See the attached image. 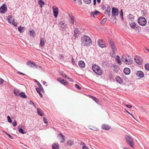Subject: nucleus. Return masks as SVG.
Instances as JSON below:
<instances>
[{"instance_id": "1", "label": "nucleus", "mask_w": 149, "mask_h": 149, "mask_svg": "<svg viewBox=\"0 0 149 149\" xmlns=\"http://www.w3.org/2000/svg\"><path fill=\"white\" fill-rule=\"evenodd\" d=\"M82 45L84 46H90L92 44V40L89 37L86 35H84L81 38V40Z\"/></svg>"}, {"instance_id": "2", "label": "nucleus", "mask_w": 149, "mask_h": 149, "mask_svg": "<svg viewBox=\"0 0 149 149\" xmlns=\"http://www.w3.org/2000/svg\"><path fill=\"white\" fill-rule=\"evenodd\" d=\"M92 69L93 71L98 75H101L103 73L102 70L99 65L96 64H93Z\"/></svg>"}, {"instance_id": "3", "label": "nucleus", "mask_w": 149, "mask_h": 149, "mask_svg": "<svg viewBox=\"0 0 149 149\" xmlns=\"http://www.w3.org/2000/svg\"><path fill=\"white\" fill-rule=\"evenodd\" d=\"M122 61L127 65H130L132 63L133 61L131 57L129 56L126 55L123 56L122 58Z\"/></svg>"}, {"instance_id": "4", "label": "nucleus", "mask_w": 149, "mask_h": 149, "mask_svg": "<svg viewBox=\"0 0 149 149\" xmlns=\"http://www.w3.org/2000/svg\"><path fill=\"white\" fill-rule=\"evenodd\" d=\"M125 139L127 143L132 148L134 147V143L133 140L132 138L128 135H126Z\"/></svg>"}, {"instance_id": "5", "label": "nucleus", "mask_w": 149, "mask_h": 149, "mask_svg": "<svg viewBox=\"0 0 149 149\" xmlns=\"http://www.w3.org/2000/svg\"><path fill=\"white\" fill-rule=\"evenodd\" d=\"M138 22L139 24L142 26H144L146 24V20L143 17H139L138 20Z\"/></svg>"}, {"instance_id": "6", "label": "nucleus", "mask_w": 149, "mask_h": 149, "mask_svg": "<svg viewBox=\"0 0 149 149\" xmlns=\"http://www.w3.org/2000/svg\"><path fill=\"white\" fill-rule=\"evenodd\" d=\"M12 17V15H10L7 17V19L8 20L9 23L10 24L12 23L13 25L15 26V27H17V23H16L15 22H14V19H13V22H11Z\"/></svg>"}, {"instance_id": "7", "label": "nucleus", "mask_w": 149, "mask_h": 149, "mask_svg": "<svg viewBox=\"0 0 149 149\" xmlns=\"http://www.w3.org/2000/svg\"><path fill=\"white\" fill-rule=\"evenodd\" d=\"M97 44L98 45L101 47L104 48L106 47L105 43L102 39H99L97 42Z\"/></svg>"}, {"instance_id": "8", "label": "nucleus", "mask_w": 149, "mask_h": 149, "mask_svg": "<svg viewBox=\"0 0 149 149\" xmlns=\"http://www.w3.org/2000/svg\"><path fill=\"white\" fill-rule=\"evenodd\" d=\"M108 42L109 44L110 45L112 49V51H116V49L115 45L114 42L111 39H109Z\"/></svg>"}, {"instance_id": "9", "label": "nucleus", "mask_w": 149, "mask_h": 149, "mask_svg": "<svg viewBox=\"0 0 149 149\" xmlns=\"http://www.w3.org/2000/svg\"><path fill=\"white\" fill-rule=\"evenodd\" d=\"M52 8L53 10L54 16L55 18H56L58 16V8L56 6H53Z\"/></svg>"}, {"instance_id": "10", "label": "nucleus", "mask_w": 149, "mask_h": 149, "mask_svg": "<svg viewBox=\"0 0 149 149\" xmlns=\"http://www.w3.org/2000/svg\"><path fill=\"white\" fill-rule=\"evenodd\" d=\"M118 10L117 8L113 7L112 9V15L113 17H116L118 15Z\"/></svg>"}, {"instance_id": "11", "label": "nucleus", "mask_w": 149, "mask_h": 149, "mask_svg": "<svg viewBox=\"0 0 149 149\" xmlns=\"http://www.w3.org/2000/svg\"><path fill=\"white\" fill-rule=\"evenodd\" d=\"M135 62L138 64L141 65L143 63V60L139 56H136L134 58Z\"/></svg>"}, {"instance_id": "12", "label": "nucleus", "mask_w": 149, "mask_h": 149, "mask_svg": "<svg viewBox=\"0 0 149 149\" xmlns=\"http://www.w3.org/2000/svg\"><path fill=\"white\" fill-rule=\"evenodd\" d=\"M7 10V7L5 4H4L0 8V12L4 13Z\"/></svg>"}, {"instance_id": "13", "label": "nucleus", "mask_w": 149, "mask_h": 149, "mask_svg": "<svg viewBox=\"0 0 149 149\" xmlns=\"http://www.w3.org/2000/svg\"><path fill=\"white\" fill-rule=\"evenodd\" d=\"M101 128L104 130H108L111 129V127L110 125L107 124H104L102 125Z\"/></svg>"}, {"instance_id": "14", "label": "nucleus", "mask_w": 149, "mask_h": 149, "mask_svg": "<svg viewBox=\"0 0 149 149\" xmlns=\"http://www.w3.org/2000/svg\"><path fill=\"white\" fill-rule=\"evenodd\" d=\"M27 65H30L31 67H34L36 68H37V65L34 62L30 61H28L26 63Z\"/></svg>"}, {"instance_id": "15", "label": "nucleus", "mask_w": 149, "mask_h": 149, "mask_svg": "<svg viewBox=\"0 0 149 149\" xmlns=\"http://www.w3.org/2000/svg\"><path fill=\"white\" fill-rule=\"evenodd\" d=\"M80 31L78 28H76L74 29V36L78 38L79 35V34Z\"/></svg>"}, {"instance_id": "16", "label": "nucleus", "mask_w": 149, "mask_h": 149, "mask_svg": "<svg viewBox=\"0 0 149 149\" xmlns=\"http://www.w3.org/2000/svg\"><path fill=\"white\" fill-rule=\"evenodd\" d=\"M58 137L61 139V142L63 143L65 140V138L64 136L61 134H58Z\"/></svg>"}, {"instance_id": "17", "label": "nucleus", "mask_w": 149, "mask_h": 149, "mask_svg": "<svg viewBox=\"0 0 149 149\" xmlns=\"http://www.w3.org/2000/svg\"><path fill=\"white\" fill-rule=\"evenodd\" d=\"M136 74L137 76L141 78L143 77L144 75L143 73L141 71H137L136 72Z\"/></svg>"}, {"instance_id": "18", "label": "nucleus", "mask_w": 149, "mask_h": 149, "mask_svg": "<svg viewBox=\"0 0 149 149\" xmlns=\"http://www.w3.org/2000/svg\"><path fill=\"white\" fill-rule=\"evenodd\" d=\"M111 13V8L109 6H108L107 8L105 11V14L107 15L108 17L110 16Z\"/></svg>"}, {"instance_id": "19", "label": "nucleus", "mask_w": 149, "mask_h": 149, "mask_svg": "<svg viewBox=\"0 0 149 149\" xmlns=\"http://www.w3.org/2000/svg\"><path fill=\"white\" fill-rule=\"evenodd\" d=\"M102 66L105 68L106 67H108L110 66L109 63V62L107 61H103L102 62Z\"/></svg>"}, {"instance_id": "20", "label": "nucleus", "mask_w": 149, "mask_h": 149, "mask_svg": "<svg viewBox=\"0 0 149 149\" xmlns=\"http://www.w3.org/2000/svg\"><path fill=\"white\" fill-rule=\"evenodd\" d=\"M123 72L125 74L129 75L130 73V70L129 68H125L124 69Z\"/></svg>"}, {"instance_id": "21", "label": "nucleus", "mask_w": 149, "mask_h": 149, "mask_svg": "<svg viewBox=\"0 0 149 149\" xmlns=\"http://www.w3.org/2000/svg\"><path fill=\"white\" fill-rule=\"evenodd\" d=\"M78 65L81 68H84L85 67V64L84 62L82 61H80L78 62Z\"/></svg>"}, {"instance_id": "22", "label": "nucleus", "mask_w": 149, "mask_h": 149, "mask_svg": "<svg viewBox=\"0 0 149 149\" xmlns=\"http://www.w3.org/2000/svg\"><path fill=\"white\" fill-rule=\"evenodd\" d=\"M116 80L117 82L120 84H121L123 82V80L120 77L117 76L116 77Z\"/></svg>"}, {"instance_id": "23", "label": "nucleus", "mask_w": 149, "mask_h": 149, "mask_svg": "<svg viewBox=\"0 0 149 149\" xmlns=\"http://www.w3.org/2000/svg\"><path fill=\"white\" fill-rule=\"evenodd\" d=\"M130 25L131 28L132 29H135V30L137 29V27L136 26V24L135 22L130 23Z\"/></svg>"}, {"instance_id": "24", "label": "nucleus", "mask_w": 149, "mask_h": 149, "mask_svg": "<svg viewBox=\"0 0 149 149\" xmlns=\"http://www.w3.org/2000/svg\"><path fill=\"white\" fill-rule=\"evenodd\" d=\"M52 149H59V145L57 143H54L52 145Z\"/></svg>"}, {"instance_id": "25", "label": "nucleus", "mask_w": 149, "mask_h": 149, "mask_svg": "<svg viewBox=\"0 0 149 149\" xmlns=\"http://www.w3.org/2000/svg\"><path fill=\"white\" fill-rule=\"evenodd\" d=\"M112 68L113 70L116 72H118L119 69V68L118 66L114 64H113Z\"/></svg>"}, {"instance_id": "26", "label": "nucleus", "mask_w": 149, "mask_h": 149, "mask_svg": "<svg viewBox=\"0 0 149 149\" xmlns=\"http://www.w3.org/2000/svg\"><path fill=\"white\" fill-rule=\"evenodd\" d=\"M29 34L30 36L34 38L36 36V33L33 30H30Z\"/></svg>"}, {"instance_id": "27", "label": "nucleus", "mask_w": 149, "mask_h": 149, "mask_svg": "<svg viewBox=\"0 0 149 149\" xmlns=\"http://www.w3.org/2000/svg\"><path fill=\"white\" fill-rule=\"evenodd\" d=\"M37 112L38 114L40 116H43L44 113L40 109L38 108L37 109Z\"/></svg>"}, {"instance_id": "28", "label": "nucleus", "mask_w": 149, "mask_h": 149, "mask_svg": "<svg viewBox=\"0 0 149 149\" xmlns=\"http://www.w3.org/2000/svg\"><path fill=\"white\" fill-rule=\"evenodd\" d=\"M89 97L94 101L97 104H99V100L98 99L92 95H89Z\"/></svg>"}, {"instance_id": "29", "label": "nucleus", "mask_w": 149, "mask_h": 149, "mask_svg": "<svg viewBox=\"0 0 149 149\" xmlns=\"http://www.w3.org/2000/svg\"><path fill=\"white\" fill-rule=\"evenodd\" d=\"M100 12L97 10H96V11L94 12H91L90 13V15L92 17H94L95 15H96L97 14H100Z\"/></svg>"}, {"instance_id": "30", "label": "nucleus", "mask_w": 149, "mask_h": 149, "mask_svg": "<svg viewBox=\"0 0 149 149\" xmlns=\"http://www.w3.org/2000/svg\"><path fill=\"white\" fill-rule=\"evenodd\" d=\"M24 27L23 26H20L18 27V31L20 33H22L24 31Z\"/></svg>"}, {"instance_id": "31", "label": "nucleus", "mask_w": 149, "mask_h": 149, "mask_svg": "<svg viewBox=\"0 0 149 149\" xmlns=\"http://www.w3.org/2000/svg\"><path fill=\"white\" fill-rule=\"evenodd\" d=\"M38 4L40 5L41 8H42L43 6L45 4V3L42 0H39Z\"/></svg>"}, {"instance_id": "32", "label": "nucleus", "mask_w": 149, "mask_h": 149, "mask_svg": "<svg viewBox=\"0 0 149 149\" xmlns=\"http://www.w3.org/2000/svg\"><path fill=\"white\" fill-rule=\"evenodd\" d=\"M116 60L117 63L120 65H121V62L120 61V57L118 55L116 56Z\"/></svg>"}, {"instance_id": "33", "label": "nucleus", "mask_w": 149, "mask_h": 149, "mask_svg": "<svg viewBox=\"0 0 149 149\" xmlns=\"http://www.w3.org/2000/svg\"><path fill=\"white\" fill-rule=\"evenodd\" d=\"M70 23L71 24H74V17L73 16H70Z\"/></svg>"}, {"instance_id": "34", "label": "nucleus", "mask_w": 149, "mask_h": 149, "mask_svg": "<svg viewBox=\"0 0 149 149\" xmlns=\"http://www.w3.org/2000/svg\"><path fill=\"white\" fill-rule=\"evenodd\" d=\"M14 93L16 96L19 95V90L14 89L13 91Z\"/></svg>"}, {"instance_id": "35", "label": "nucleus", "mask_w": 149, "mask_h": 149, "mask_svg": "<svg viewBox=\"0 0 149 149\" xmlns=\"http://www.w3.org/2000/svg\"><path fill=\"white\" fill-rule=\"evenodd\" d=\"M19 96L22 98H26L27 97V96L24 93L22 92L19 94Z\"/></svg>"}, {"instance_id": "36", "label": "nucleus", "mask_w": 149, "mask_h": 149, "mask_svg": "<svg viewBox=\"0 0 149 149\" xmlns=\"http://www.w3.org/2000/svg\"><path fill=\"white\" fill-rule=\"evenodd\" d=\"M67 144L68 145L71 146L74 144L73 141L71 140H69L67 141Z\"/></svg>"}, {"instance_id": "37", "label": "nucleus", "mask_w": 149, "mask_h": 149, "mask_svg": "<svg viewBox=\"0 0 149 149\" xmlns=\"http://www.w3.org/2000/svg\"><path fill=\"white\" fill-rule=\"evenodd\" d=\"M66 24H65L63 25H60V26L61 28L60 29L63 31L65 30L66 29Z\"/></svg>"}, {"instance_id": "38", "label": "nucleus", "mask_w": 149, "mask_h": 149, "mask_svg": "<svg viewBox=\"0 0 149 149\" xmlns=\"http://www.w3.org/2000/svg\"><path fill=\"white\" fill-rule=\"evenodd\" d=\"M36 90L38 93L39 94L40 97L41 98H42L43 97V95L40 92V91L39 89V88H38V87H37L36 88Z\"/></svg>"}, {"instance_id": "39", "label": "nucleus", "mask_w": 149, "mask_h": 149, "mask_svg": "<svg viewBox=\"0 0 149 149\" xmlns=\"http://www.w3.org/2000/svg\"><path fill=\"white\" fill-rule=\"evenodd\" d=\"M40 45L41 46H44L45 45L44 40L42 38H41L40 41Z\"/></svg>"}, {"instance_id": "40", "label": "nucleus", "mask_w": 149, "mask_h": 149, "mask_svg": "<svg viewBox=\"0 0 149 149\" xmlns=\"http://www.w3.org/2000/svg\"><path fill=\"white\" fill-rule=\"evenodd\" d=\"M17 129L18 130L19 132L22 134H24L26 133V132L22 128H19V127Z\"/></svg>"}, {"instance_id": "41", "label": "nucleus", "mask_w": 149, "mask_h": 149, "mask_svg": "<svg viewBox=\"0 0 149 149\" xmlns=\"http://www.w3.org/2000/svg\"><path fill=\"white\" fill-rule=\"evenodd\" d=\"M59 73L64 78H66V77H67V76L63 72L61 71H59Z\"/></svg>"}, {"instance_id": "42", "label": "nucleus", "mask_w": 149, "mask_h": 149, "mask_svg": "<svg viewBox=\"0 0 149 149\" xmlns=\"http://www.w3.org/2000/svg\"><path fill=\"white\" fill-rule=\"evenodd\" d=\"M89 129L91 130L95 131H98L99 130V129L98 128H97L95 126L91 127Z\"/></svg>"}, {"instance_id": "43", "label": "nucleus", "mask_w": 149, "mask_h": 149, "mask_svg": "<svg viewBox=\"0 0 149 149\" xmlns=\"http://www.w3.org/2000/svg\"><path fill=\"white\" fill-rule=\"evenodd\" d=\"M116 52V51L112 50V52L110 53V55L112 57H114L115 56V53Z\"/></svg>"}, {"instance_id": "44", "label": "nucleus", "mask_w": 149, "mask_h": 149, "mask_svg": "<svg viewBox=\"0 0 149 149\" xmlns=\"http://www.w3.org/2000/svg\"><path fill=\"white\" fill-rule=\"evenodd\" d=\"M127 17L130 20H132L134 18L133 15L131 14H129L127 16Z\"/></svg>"}, {"instance_id": "45", "label": "nucleus", "mask_w": 149, "mask_h": 149, "mask_svg": "<svg viewBox=\"0 0 149 149\" xmlns=\"http://www.w3.org/2000/svg\"><path fill=\"white\" fill-rule=\"evenodd\" d=\"M71 63L74 65H76V63H75V61H74V60L73 57H72Z\"/></svg>"}, {"instance_id": "46", "label": "nucleus", "mask_w": 149, "mask_h": 149, "mask_svg": "<svg viewBox=\"0 0 149 149\" xmlns=\"http://www.w3.org/2000/svg\"><path fill=\"white\" fill-rule=\"evenodd\" d=\"M145 68L146 70H149V63H147L145 65Z\"/></svg>"}, {"instance_id": "47", "label": "nucleus", "mask_w": 149, "mask_h": 149, "mask_svg": "<svg viewBox=\"0 0 149 149\" xmlns=\"http://www.w3.org/2000/svg\"><path fill=\"white\" fill-rule=\"evenodd\" d=\"M83 1L84 3L87 4H90L91 1V0H83Z\"/></svg>"}, {"instance_id": "48", "label": "nucleus", "mask_w": 149, "mask_h": 149, "mask_svg": "<svg viewBox=\"0 0 149 149\" xmlns=\"http://www.w3.org/2000/svg\"><path fill=\"white\" fill-rule=\"evenodd\" d=\"M7 119H8V122L10 123H11L12 122V120L11 119L10 117L9 116H8L7 117Z\"/></svg>"}, {"instance_id": "49", "label": "nucleus", "mask_w": 149, "mask_h": 149, "mask_svg": "<svg viewBox=\"0 0 149 149\" xmlns=\"http://www.w3.org/2000/svg\"><path fill=\"white\" fill-rule=\"evenodd\" d=\"M38 88H39V89L42 92L44 93L45 92L44 90L42 87V85L39 86V87H38Z\"/></svg>"}, {"instance_id": "50", "label": "nucleus", "mask_w": 149, "mask_h": 149, "mask_svg": "<svg viewBox=\"0 0 149 149\" xmlns=\"http://www.w3.org/2000/svg\"><path fill=\"white\" fill-rule=\"evenodd\" d=\"M62 84L65 86H67L68 84V82L65 80L63 82Z\"/></svg>"}, {"instance_id": "51", "label": "nucleus", "mask_w": 149, "mask_h": 149, "mask_svg": "<svg viewBox=\"0 0 149 149\" xmlns=\"http://www.w3.org/2000/svg\"><path fill=\"white\" fill-rule=\"evenodd\" d=\"M59 23L60 25L65 24V22L64 21H59Z\"/></svg>"}, {"instance_id": "52", "label": "nucleus", "mask_w": 149, "mask_h": 149, "mask_svg": "<svg viewBox=\"0 0 149 149\" xmlns=\"http://www.w3.org/2000/svg\"><path fill=\"white\" fill-rule=\"evenodd\" d=\"M75 86L76 88L79 90H81V88L80 87L79 85L77 84H75Z\"/></svg>"}, {"instance_id": "53", "label": "nucleus", "mask_w": 149, "mask_h": 149, "mask_svg": "<svg viewBox=\"0 0 149 149\" xmlns=\"http://www.w3.org/2000/svg\"><path fill=\"white\" fill-rule=\"evenodd\" d=\"M107 19L106 18H104L103 19H102V23L103 24H104L106 21H107Z\"/></svg>"}, {"instance_id": "54", "label": "nucleus", "mask_w": 149, "mask_h": 149, "mask_svg": "<svg viewBox=\"0 0 149 149\" xmlns=\"http://www.w3.org/2000/svg\"><path fill=\"white\" fill-rule=\"evenodd\" d=\"M29 104H30L32 105H33L34 107H36V105H35L34 103L32 101H31V100L30 101Z\"/></svg>"}, {"instance_id": "55", "label": "nucleus", "mask_w": 149, "mask_h": 149, "mask_svg": "<svg viewBox=\"0 0 149 149\" xmlns=\"http://www.w3.org/2000/svg\"><path fill=\"white\" fill-rule=\"evenodd\" d=\"M66 78H67V79L70 82H73V81L72 78H70L68 77L67 76V77Z\"/></svg>"}, {"instance_id": "56", "label": "nucleus", "mask_w": 149, "mask_h": 149, "mask_svg": "<svg viewBox=\"0 0 149 149\" xmlns=\"http://www.w3.org/2000/svg\"><path fill=\"white\" fill-rule=\"evenodd\" d=\"M12 124L14 126H15L17 125V121L15 120H14Z\"/></svg>"}, {"instance_id": "57", "label": "nucleus", "mask_w": 149, "mask_h": 149, "mask_svg": "<svg viewBox=\"0 0 149 149\" xmlns=\"http://www.w3.org/2000/svg\"><path fill=\"white\" fill-rule=\"evenodd\" d=\"M120 16H123V9H121L120 11Z\"/></svg>"}, {"instance_id": "58", "label": "nucleus", "mask_w": 149, "mask_h": 149, "mask_svg": "<svg viewBox=\"0 0 149 149\" xmlns=\"http://www.w3.org/2000/svg\"><path fill=\"white\" fill-rule=\"evenodd\" d=\"M47 118H46L45 117L43 118V121L45 123H47Z\"/></svg>"}, {"instance_id": "59", "label": "nucleus", "mask_w": 149, "mask_h": 149, "mask_svg": "<svg viewBox=\"0 0 149 149\" xmlns=\"http://www.w3.org/2000/svg\"><path fill=\"white\" fill-rule=\"evenodd\" d=\"M125 110L129 114L131 115L132 116V117L134 118L133 116V115L130 112H129L126 109H125Z\"/></svg>"}, {"instance_id": "60", "label": "nucleus", "mask_w": 149, "mask_h": 149, "mask_svg": "<svg viewBox=\"0 0 149 149\" xmlns=\"http://www.w3.org/2000/svg\"><path fill=\"white\" fill-rule=\"evenodd\" d=\"M7 135L8 136L9 138L10 139H14V138L11 135H10V134H7Z\"/></svg>"}, {"instance_id": "61", "label": "nucleus", "mask_w": 149, "mask_h": 149, "mask_svg": "<svg viewBox=\"0 0 149 149\" xmlns=\"http://www.w3.org/2000/svg\"><path fill=\"white\" fill-rule=\"evenodd\" d=\"M4 82V80L0 78V84H3Z\"/></svg>"}, {"instance_id": "62", "label": "nucleus", "mask_w": 149, "mask_h": 149, "mask_svg": "<svg viewBox=\"0 0 149 149\" xmlns=\"http://www.w3.org/2000/svg\"><path fill=\"white\" fill-rule=\"evenodd\" d=\"M82 149H89L88 148L87 146H82Z\"/></svg>"}, {"instance_id": "63", "label": "nucleus", "mask_w": 149, "mask_h": 149, "mask_svg": "<svg viewBox=\"0 0 149 149\" xmlns=\"http://www.w3.org/2000/svg\"><path fill=\"white\" fill-rule=\"evenodd\" d=\"M63 79H62L60 77H58V78L57 79V81H59V82H60V81H61Z\"/></svg>"}, {"instance_id": "64", "label": "nucleus", "mask_w": 149, "mask_h": 149, "mask_svg": "<svg viewBox=\"0 0 149 149\" xmlns=\"http://www.w3.org/2000/svg\"><path fill=\"white\" fill-rule=\"evenodd\" d=\"M127 107L129 108H131L132 107V106L131 105L127 104L125 105Z\"/></svg>"}]
</instances>
